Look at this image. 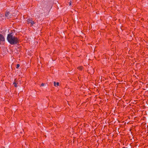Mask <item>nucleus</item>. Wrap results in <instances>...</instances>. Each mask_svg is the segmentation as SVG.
<instances>
[{
	"mask_svg": "<svg viewBox=\"0 0 148 148\" xmlns=\"http://www.w3.org/2000/svg\"><path fill=\"white\" fill-rule=\"evenodd\" d=\"M7 40L8 42L12 45H16L18 42V39L16 37L14 36L12 33L8 34Z\"/></svg>",
	"mask_w": 148,
	"mask_h": 148,
	"instance_id": "obj_1",
	"label": "nucleus"
},
{
	"mask_svg": "<svg viewBox=\"0 0 148 148\" xmlns=\"http://www.w3.org/2000/svg\"><path fill=\"white\" fill-rule=\"evenodd\" d=\"M12 14H11L8 11H6L5 14V16L8 19H9L10 18H11L12 16Z\"/></svg>",
	"mask_w": 148,
	"mask_h": 148,
	"instance_id": "obj_2",
	"label": "nucleus"
},
{
	"mask_svg": "<svg viewBox=\"0 0 148 148\" xmlns=\"http://www.w3.org/2000/svg\"><path fill=\"white\" fill-rule=\"evenodd\" d=\"M47 86L48 85L47 84H44L43 83H42L40 85V86L42 88H47Z\"/></svg>",
	"mask_w": 148,
	"mask_h": 148,
	"instance_id": "obj_3",
	"label": "nucleus"
},
{
	"mask_svg": "<svg viewBox=\"0 0 148 148\" xmlns=\"http://www.w3.org/2000/svg\"><path fill=\"white\" fill-rule=\"evenodd\" d=\"M27 22L28 24L30 23L31 25H32L34 24V22L32 21L31 19H28L27 20Z\"/></svg>",
	"mask_w": 148,
	"mask_h": 148,
	"instance_id": "obj_4",
	"label": "nucleus"
},
{
	"mask_svg": "<svg viewBox=\"0 0 148 148\" xmlns=\"http://www.w3.org/2000/svg\"><path fill=\"white\" fill-rule=\"evenodd\" d=\"M5 41V38L1 34H0V44L1 42H3Z\"/></svg>",
	"mask_w": 148,
	"mask_h": 148,
	"instance_id": "obj_5",
	"label": "nucleus"
},
{
	"mask_svg": "<svg viewBox=\"0 0 148 148\" xmlns=\"http://www.w3.org/2000/svg\"><path fill=\"white\" fill-rule=\"evenodd\" d=\"M53 84L54 86L56 87H57L59 85V83L58 82H57L56 83L55 82H54Z\"/></svg>",
	"mask_w": 148,
	"mask_h": 148,
	"instance_id": "obj_6",
	"label": "nucleus"
},
{
	"mask_svg": "<svg viewBox=\"0 0 148 148\" xmlns=\"http://www.w3.org/2000/svg\"><path fill=\"white\" fill-rule=\"evenodd\" d=\"M18 84H17L15 82H14L13 83V84L14 85V86L15 87H16L17 86V85Z\"/></svg>",
	"mask_w": 148,
	"mask_h": 148,
	"instance_id": "obj_7",
	"label": "nucleus"
},
{
	"mask_svg": "<svg viewBox=\"0 0 148 148\" xmlns=\"http://www.w3.org/2000/svg\"><path fill=\"white\" fill-rule=\"evenodd\" d=\"M20 65L19 64H17L16 65V68L18 69Z\"/></svg>",
	"mask_w": 148,
	"mask_h": 148,
	"instance_id": "obj_8",
	"label": "nucleus"
},
{
	"mask_svg": "<svg viewBox=\"0 0 148 148\" xmlns=\"http://www.w3.org/2000/svg\"><path fill=\"white\" fill-rule=\"evenodd\" d=\"M78 69L79 70H81L82 69V67H78Z\"/></svg>",
	"mask_w": 148,
	"mask_h": 148,
	"instance_id": "obj_9",
	"label": "nucleus"
},
{
	"mask_svg": "<svg viewBox=\"0 0 148 148\" xmlns=\"http://www.w3.org/2000/svg\"><path fill=\"white\" fill-rule=\"evenodd\" d=\"M69 5H71V2H70V3H69Z\"/></svg>",
	"mask_w": 148,
	"mask_h": 148,
	"instance_id": "obj_10",
	"label": "nucleus"
}]
</instances>
